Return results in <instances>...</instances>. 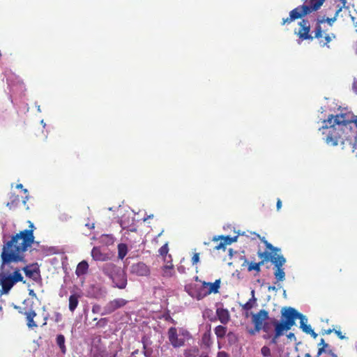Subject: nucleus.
Here are the masks:
<instances>
[{
	"label": "nucleus",
	"instance_id": "nucleus-1",
	"mask_svg": "<svg viewBox=\"0 0 357 357\" xmlns=\"http://www.w3.org/2000/svg\"><path fill=\"white\" fill-rule=\"evenodd\" d=\"M30 227L31 229H24L13 236L3 245L0 267L1 295L8 294L15 284L23 281L21 263H24V253L34 241V226L32 223Z\"/></svg>",
	"mask_w": 357,
	"mask_h": 357
},
{
	"label": "nucleus",
	"instance_id": "nucleus-2",
	"mask_svg": "<svg viewBox=\"0 0 357 357\" xmlns=\"http://www.w3.org/2000/svg\"><path fill=\"white\" fill-rule=\"evenodd\" d=\"M339 120L336 115H331L327 120L324 121L321 130L324 135V140L328 146L343 144L345 140H349L351 137L349 133L350 128Z\"/></svg>",
	"mask_w": 357,
	"mask_h": 357
},
{
	"label": "nucleus",
	"instance_id": "nucleus-3",
	"mask_svg": "<svg viewBox=\"0 0 357 357\" xmlns=\"http://www.w3.org/2000/svg\"><path fill=\"white\" fill-rule=\"evenodd\" d=\"M302 314L298 312L291 307H284L282 310V321L275 318L271 319V323L275 327L274 336L271 340L272 344H277L278 339L295 324V320L300 319Z\"/></svg>",
	"mask_w": 357,
	"mask_h": 357
},
{
	"label": "nucleus",
	"instance_id": "nucleus-4",
	"mask_svg": "<svg viewBox=\"0 0 357 357\" xmlns=\"http://www.w3.org/2000/svg\"><path fill=\"white\" fill-rule=\"evenodd\" d=\"M326 0H306L303 5L293 9L289 13V17L283 19L282 24L301 18L307 14L319 10Z\"/></svg>",
	"mask_w": 357,
	"mask_h": 357
},
{
	"label": "nucleus",
	"instance_id": "nucleus-5",
	"mask_svg": "<svg viewBox=\"0 0 357 357\" xmlns=\"http://www.w3.org/2000/svg\"><path fill=\"white\" fill-rule=\"evenodd\" d=\"M103 273L112 281L114 287L119 289H124L126 287L127 275L120 267H117L113 264H108L104 266Z\"/></svg>",
	"mask_w": 357,
	"mask_h": 357
},
{
	"label": "nucleus",
	"instance_id": "nucleus-6",
	"mask_svg": "<svg viewBox=\"0 0 357 357\" xmlns=\"http://www.w3.org/2000/svg\"><path fill=\"white\" fill-rule=\"evenodd\" d=\"M269 259L275 266V271L274 275L278 282L283 281L285 278V273L282 268V266L286 262L285 258L276 252H274V255L271 256Z\"/></svg>",
	"mask_w": 357,
	"mask_h": 357
},
{
	"label": "nucleus",
	"instance_id": "nucleus-7",
	"mask_svg": "<svg viewBox=\"0 0 357 357\" xmlns=\"http://www.w3.org/2000/svg\"><path fill=\"white\" fill-rule=\"evenodd\" d=\"M128 303V301L119 298L108 302L103 308L101 315L110 314L117 309L125 306Z\"/></svg>",
	"mask_w": 357,
	"mask_h": 357
},
{
	"label": "nucleus",
	"instance_id": "nucleus-8",
	"mask_svg": "<svg viewBox=\"0 0 357 357\" xmlns=\"http://www.w3.org/2000/svg\"><path fill=\"white\" fill-rule=\"evenodd\" d=\"M269 319L268 313L265 310H260L252 315V322L255 325V331L259 332L264 326V324Z\"/></svg>",
	"mask_w": 357,
	"mask_h": 357
},
{
	"label": "nucleus",
	"instance_id": "nucleus-9",
	"mask_svg": "<svg viewBox=\"0 0 357 357\" xmlns=\"http://www.w3.org/2000/svg\"><path fill=\"white\" fill-rule=\"evenodd\" d=\"M299 30L298 31H295V33L297 34L299 37L298 43H301V41H303L304 40H312L313 38L310 34V24L308 20H303L299 23Z\"/></svg>",
	"mask_w": 357,
	"mask_h": 357
},
{
	"label": "nucleus",
	"instance_id": "nucleus-10",
	"mask_svg": "<svg viewBox=\"0 0 357 357\" xmlns=\"http://www.w3.org/2000/svg\"><path fill=\"white\" fill-rule=\"evenodd\" d=\"M130 272L131 274L137 276H149L151 273L149 267L143 262H137L132 264Z\"/></svg>",
	"mask_w": 357,
	"mask_h": 357
},
{
	"label": "nucleus",
	"instance_id": "nucleus-11",
	"mask_svg": "<svg viewBox=\"0 0 357 357\" xmlns=\"http://www.w3.org/2000/svg\"><path fill=\"white\" fill-rule=\"evenodd\" d=\"M238 236H235L234 237H230L229 236H214L213 238V241H218L220 240V242L215 247V249L217 250H225L226 248L227 245H230L234 242H236L237 241Z\"/></svg>",
	"mask_w": 357,
	"mask_h": 357
},
{
	"label": "nucleus",
	"instance_id": "nucleus-12",
	"mask_svg": "<svg viewBox=\"0 0 357 357\" xmlns=\"http://www.w3.org/2000/svg\"><path fill=\"white\" fill-rule=\"evenodd\" d=\"M168 337L172 345L175 348L180 347L185 343V338L178 337L176 328L172 327L169 329Z\"/></svg>",
	"mask_w": 357,
	"mask_h": 357
},
{
	"label": "nucleus",
	"instance_id": "nucleus-13",
	"mask_svg": "<svg viewBox=\"0 0 357 357\" xmlns=\"http://www.w3.org/2000/svg\"><path fill=\"white\" fill-rule=\"evenodd\" d=\"M337 118L342 122V123L347 124V127H349V133L351 135L353 133L351 124L354 123L357 126V116H354L352 114H340L336 115Z\"/></svg>",
	"mask_w": 357,
	"mask_h": 357
},
{
	"label": "nucleus",
	"instance_id": "nucleus-14",
	"mask_svg": "<svg viewBox=\"0 0 357 357\" xmlns=\"http://www.w3.org/2000/svg\"><path fill=\"white\" fill-rule=\"evenodd\" d=\"M24 263H21L22 271H24L25 275L35 281H38L40 279V271L38 268L33 266H24Z\"/></svg>",
	"mask_w": 357,
	"mask_h": 357
},
{
	"label": "nucleus",
	"instance_id": "nucleus-15",
	"mask_svg": "<svg viewBox=\"0 0 357 357\" xmlns=\"http://www.w3.org/2000/svg\"><path fill=\"white\" fill-rule=\"evenodd\" d=\"M220 280H216L214 282H203L204 296L208 295L211 293L216 294L220 289Z\"/></svg>",
	"mask_w": 357,
	"mask_h": 357
},
{
	"label": "nucleus",
	"instance_id": "nucleus-16",
	"mask_svg": "<svg viewBox=\"0 0 357 357\" xmlns=\"http://www.w3.org/2000/svg\"><path fill=\"white\" fill-rule=\"evenodd\" d=\"M261 241L265 244L267 249H268L271 252L270 253H268L266 252H259L258 255L260 258H264V260L267 261L269 259V258L274 255V252L278 253V252L280 251V249L273 247L270 243H268L264 237H262L260 238Z\"/></svg>",
	"mask_w": 357,
	"mask_h": 357
},
{
	"label": "nucleus",
	"instance_id": "nucleus-17",
	"mask_svg": "<svg viewBox=\"0 0 357 357\" xmlns=\"http://www.w3.org/2000/svg\"><path fill=\"white\" fill-rule=\"evenodd\" d=\"M133 222L134 219L130 217V214L128 215L125 214L121 218L119 224L123 229H128L131 231H136V229L133 225Z\"/></svg>",
	"mask_w": 357,
	"mask_h": 357
},
{
	"label": "nucleus",
	"instance_id": "nucleus-18",
	"mask_svg": "<svg viewBox=\"0 0 357 357\" xmlns=\"http://www.w3.org/2000/svg\"><path fill=\"white\" fill-rule=\"evenodd\" d=\"M216 314L219 321L223 324H227L230 319L229 312L227 309L218 308Z\"/></svg>",
	"mask_w": 357,
	"mask_h": 357
},
{
	"label": "nucleus",
	"instance_id": "nucleus-19",
	"mask_svg": "<svg viewBox=\"0 0 357 357\" xmlns=\"http://www.w3.org/2000/svg\"><path fill=\"white\" fill-rule=\"evenodd\" d=\"M91 256L96 261H104L107 260V256L106 254L101 252L100 248L94 247L91 250Z\"/></svg>",
	"mask_w": 357,
	"mask_h": 357
},
{
	"label": "nucleus",
	"instance_id": "nucleus-20",
	"mask_svg": "<svg viewBox=\"0 0 357 357\" xmlns=\"http://www.w3.org/2000/svg\"><path fill=\"white\" fill-rule=\"evenodd\" d=\"M24 315L26 316L27 320V326L29 328H34L37 326V324L33 321L34 317L36 316V313L34 310H31L29 311L25 312Z\"/></svg>",
	"mask_w": 357,
	"mask_h": 357
},
{
	"label": "nucleus",
	"instance_id": "nucleus-21",
	"mask_svg": "<svg viewBox=\"0 0 357 357\" xmlns=\"http://www.w3.org/2000/svg\"><path fill=\"white\" fill-rule=\"evenodd\" d=\"M174 273L173 264H167L162 267V276L163 278H169L174 276Z\"/></svg>",
	"mask_w": 357,
	"mask_h": 357
},
{
	"label": "nucleus",
	"instance_id": "nucleus-22",
	"mask_svg": "<svg viewBox=\"0 0 357 357\" xmlns=\"http://www.w3.org/2000/svg\"><path fill=\"white\" fill-rule=\"evenodd\" d=\"M271 324L273 325L271 323V320H270V322L266 321L264 324L263 328H261V330H263L266 333V334L264 335V338L266 340L271 339V340L273 337L274 336V334L273 335L272 334Z\"/></svg>",
	"mask_w": 357,
	"mask_h": 357
},
{
	"label": "nucleus",
	"instance_id": "nucleus-23",
	"mask_svg": "<svg viewBox=\"0 0 357 357\" xmlns=\"http://www.w3.org/2000/svg\"><path fill=\"white\" fill-rule=\"evenodd\" d=\"M300 319V327L305 333H309L310 332H312V329L310 325L307 324V319L303 314L301 315Z\"/></svg>",
	"mask_w": 357,
	"mask_h": 357
},
{
	"label": "nucleus",
	"instance_id": "nucleus-24",
	"mask_svg": "<svg viewBox=\"0 0 357 357\" xmlns=\"http://www.w3.org/2000/svg\"><path fill=\"white\" fill-rule=\"evenodd\" d=\"M89 268V264L86 261H82L78 264L75 273L77 276L84 275Z\"/></svg>",
	"mask_w": 357,
	"mask_h": 357
},
{
	"label": "nucleus",
	"instance_id": "nucleus-25",
	"mask_svg": "<svg viewBox=\"0 0 357 357\" xmlns=\"http://www.w3.org/2000/svg\"><path fill=\"white\" fill-rule=\"evenodd\" d=\"M79 303V296L76 294L70 295L69 297V310L70 312H74L77 308Z\"/></svg>",
	"mask_w": 357,
	"mask_h": 357
},
{
	"label": "nucleus",
	"instance_id": "nucleus-26",
	"mask_svg": "<svg viewBox=\"0 0 357 357\" xmlns=\"http://www.w3.org/2000/svg\"><path fill=\"white\" fill-rule=\"evenodd\" d=\"M56 341L57 345L59 347V348L61 349V351L63 354H66V347L65 345L66 339H65L64 335L62 334L57 335Z\"/></svg>",
	"mask_w": 357,
	"mask_h": 357
},
{
	"label": "nucleus",
	"instance_id": "nucleus-27",
	"mask_svg": "<svg viewBox=\"0 0 357 357\" xmlns=\"http://www.w3.org/2000/svg\"><path fill=\"white\" fill-rule=\"evenodd\" d=\"M341 10V8L338 9L336 12H335V15L333 17H331V18H329V17H318L317 18V23L318 24H322V23H324V22H328L331 26L333 24V22L335 21H336V19H337V16L338 15V13L340 12Z\"/></svg>",
	"mask_w": 357,
	"mask_h": 357
},
{
	"label": "nucleus",
	"instance_id": "nucleus-28",
	"mask_svg": "<svg viewBox=\"0 0 357 357\" xmlns=\"http://www.w3.org/2000/svg\"><path fill=\"white\" fill-rule=\"evenodd\" d=\"M128 253V247L124 243H120L118 245V257L120 259H123Z\"/></svg>",
	"mask_w": 357,
	"mask_h": 357
},
{
	"label": "nucleus",
	"instance_id": "nucleus-29",
	"mask_svg": "<svg viewBox=\"0 0 357 357\" xmlns=\"http://www.w3.org/2000/svg\"><path fill=\"white\" fill-rule=\"evenodd\" d=\"M215 334L218 338H223L227 333V328L225 326L219 325L214 329Z\"/></svg>",
	"mask_w": 357,
	"mask_h": 357
},
{
	"label": "nucleus",
	"instance_id": "nucleus-30",
	"mask_svg": "<svg viewBox=\"0 0 357 357\" xmlns=\"http://www.w3.org/2000/svg\"><path fill=\"white\" fill-rule=\"evenodd\" d=\"M263 264H264V261L259 262V263H250L248 265V269L249 271H256L257 272L259 273L261 270L260 266Z\"/></svg>",
	"mask_w": 357,
	"mask_h": 357
},
{
	"label": "nucleus",
	"instance_id": "nucleus-31",
	"mask_svg": "<svg viewBox=\"0 0 357 357\" xmlns=\"http://www.w3.org/2000/svg\"><path fill=\"white\" fill-rule=\"evenodd\" d=\"M319 346V348L318 350L317 356H320L323 352H325L326 349L328 347V344L325 343L324 340L323 338L321 339Z\"/></svg>",
	"mask_w": 357,
	"mask_h": 357
},
{
	"label": "nucleus",
	"instance_id": "nucleus-32",
	"mask_svg": "<svg viewBox=\"0 0 357 357\" xmlns=\"http://www.w3.org/2000/svg\"><path fill=\"white\" fill-rule=\"evenodd\" d=\"M102 241L107 245L113 244L114 242V237L112 235L105 234L102 235Z\"/></svg>",
	"mask_w": 357,
	"mask_h": 357
},
{
	"label": "nucleus",
	"instance_id": "nucleus-33",
	"mask_svg": "<svg viewBox=\"0 0 357 357\" xmlns=\"http://www.w3.org/2000/svg\"><path fill=\"white\" fill-rule=\"evenodd\" d=\"M255 297L253 296V298H251L246 303L244 304L243 306V309L245 310H249L252 308L254 304L256 302Z\"/></svg>",
	"mask_w": 357,
	"mask_h": 357
},
{
	"label": "nucleus",
	"instance_id": "nucleus-34",
	"mask_svg": "<svg viewBox=\"0 0 357 357\" xmlns=\"http://www.w3.org/2000/svg\"><path fill=\"white\" fill-rule=\"evenodd\" d=\"M169 248L167 243H165L163 245L160 249H159V253L162 256H165L168 253Z\"/></svg>",
	"mask_w": 357,
	"mask_h": 357
},
{
	"label": "nucleus",
	"instance_id": "nucleus-35",
	"mask_svg": "<svg viewBox=\"0 0 357 357\" xmlns=\"http://www.w3.org/2000/svg\"><path fill=\"white\" fill-rule=\"evenodd\" d=\"M321 24H318L315 29V38H320L322 37V30L321 27Z\"/></svg>",
	"mask_w": 357,
	"mask_h": 357
},
{
	"label": "nucleus",
	"instance_id": "nucleus-36",
	"mask_svg": "<svg viewBox=\"0 0 357 357\" xmlns=\"http://www.w3.org/2000/svg\"><path fill=\"white\" fill-rule=\"evenodd\" d=\"M261 354L264 356H269L271 355V350L270 349L266 347V346H264L261 349Z\"/></svg>",
	"mask_w": 357,
	"mask_h": 357
},
{
	"label": "nucleus",
	"instance_id": "nucleus-37",
	"mask_svg": "<svg viewBox=\"0 0 357 357\" xmlns=\"http://www.w3.org/2000/svg\"><path fill=\"white\" fill-rule=\"evenodd\" d=\"M101 307L100 305L96 304L92 306L91 311L93 314H98L100 312Z\"/></svg>",
	"mask_w": 357,
	"mask_h": 357
},
{
	"label": "nucleus",
	"instance_id": "nucleus-38",
	"mask_svg": "<svg viewBox=\"0 0 357 357\" xmlns=\"http://www.w3.org/2000/svg\"><path fill=\"white\" fill-rule=\"evenodd\" d=\"M199 261V253H195L192 258V264H196Z\"/></svg>",
	"mask_w": 357,
	"mask_h": 357
},
{
	"label": "nucleus",
	"instance_id": "nucleus-39",
	"mask_svg": "<svg viewBox=\"0 0 357 357\" xmlns=\"http://www.w3.org/2000/svg\"><path fill=\"white\" fill-rule=\"evenodd\" d=\"M144 356L146 357H151L152 351L149 349H147L146 346L145 344H144Z\"/></svg>",
	"mask_w": 357,
	"mask_h": 357
},
{
	"label": "nucleus",
	"instance_id": "nucleus-40",
	"mask_svg": "<svg viewBox=\"0 0 357 357\" xmlns=\"http://www.w3.org/2000/svg\"><path fill=\"white\" fill-rule=\"evenodd\" d=\"M331 41V36L327 34L324 37V42H323L322 40L320 41V43H323V45H326L328 43H330Z\"/></svg>",
	"mask_w": 357,
	"mask_h": 357
},
{
	"label": "nucleus",
	"instance_id": "nucleus-41",
	"mask_svg": "<svg viewBox=\"0 0 357 357\" xmlns=\"http://www.w3.org/2000/svg\"><path fill=\"white\" fill-rule=\"evenodd\" d=\"M54 317H55V321L57 323L61 321L62 319V316L59 312H55Z\"/></svg>",
	"mask_w": 357,
	"mask_h": 357
},
{
	"label": "nucleus",
	"instance_id": "nucleus-42",
	"mask_svg": "<svg viewBox=\"0 0 357 357\" xmlns=\"http://www.w3.org/2000/svg\"><path fill=\"white\" fill-rule=\"evenodd\" d=\"M85 227H88L90 229H93L95 228V223L94 222H87L85 224Z\"/></svg>",
	"mask_w": 357,
	"mask_h": 357
},
{
	"label": "nucleus",
	"instance_id": "nucleus-43",
	"mask_svg": "<svg viewBox=\"0 0 357 357\" xmlns=\"http://www.w3.org/2000/svg\"><path fill=\"white\" fill-rule=\"evenodd\" d=\"M177 270L181 273H184L185 272V268L183 266H178Z\"/></svg>",
	"mask_w": 357,
	"mask_h": 357
},
{
	"label": "nucleus",
	"instance_id": "nucleus-44",
	"mask_svg": "<svg viewBox=\"0 0 357 357\" xmlns=\"http://www.w3.org/2000/svg\"><path fill=\"white\" fill-rule=\"evenodd\" d=\"M217 357H229V356L225 352L220 351V352H219L218 354V356Z\"/></svg>",
	"mask_w": 357,
	"mask_h": 357
},
{
	"label": "nucleus",
	"instance_id": "nucleus-45",
	"mask_svg": "<svg viewBox=\"0 0 357 357\" xmlns=\"http://www.w3.org/2000/svg\"><path fill=\"white\" fill-rule=\"evenodd\" d=\"M16 188H17V189H22L24 193H27L28 192L27 189H25V188L24 189L23 188L22 184H17L16 185Z\"/></svg>",
	"mask_w": 357,
	"mask_h": 357
},
{
	"label": "nucleus",
	"instance_id": "nucleus-46",
	"mask_svg": "<svg viewBox=\"0 0 357 357\" xmlns=\"http://www.w3.org/2000/svg\"><path fill=\"white\" fill-rule=\"evenodd\" d=\"M181 334L184 337H188L190 336L189 333L185 330L181 331Z\"/></svg>",
	"mask_w": 357,
	"mask_h": 357
},
{
	"label": "nucleus",
	"instance_id": "nucleus-47",
	"mask_svg": "<svg viewBox=\"0 0 357 357\" xmlns=\"http://www.w3.org/2000/svg\"><path fill=\"white\" fill-rule=\"evenodd\" d=\"M276 206H277V209L278 210H280L281 208V207H282V202H281L280 199H278Z\"/></svg>",
	"mask_w": 357,
	"mask_h": 357
},
{
	"label": "nucleus",
	"instance_id": "nucleus-48",
	"mask_svg": "<svg viewBox=\"0 0 357 357\" xmlns=\"http://www.w3.org/2000/svg\"><path fill=\"white\" fill-rule=\"evenodd\" d=\"M353 89H354L355 93H357V80L354 81V82L353 84Z\"/></svg>",
	"mask_w": 357,
	"mask_h": 357
},
{
	"label": "nucleus",
	"instance_id": "nucleus-49",
	"mask_svg": "<svg viewBox=\"0 0 357 357\" xmlns=\"http://www.w3.org/2000/svg\"><path fill=\"white\" fill-rule=\"evenodd\" d=\"M335 333L338 335V337L340 338V339H344V336L342 335L341 332L339 331H335Z\"/></svg>",
	"mask_w": 357,
	"mask_h": 357
},
{
	"label": "nucleus",
	"instance_id": "nucleus-50",
	"mask_svg": "<svg viewBox=\"0 0 357 357\" xmlns=\"http://www.w3.org/2000/svg\"><path fill=\"white\" fill-rule=\"evenodd\" d=\"M29 294L30 296H31L33 297H36V294H35V292L33 289H30Z\"/></svg>",
	"mask_w": 357,
	"mask_h": 357
},
{
	"label": "nucleus",
	"instance_id": "nucleus-51",
	"mask_svg": "<svg viewBox=\"0 0 357 357\" xmlns=\"http://www.w3.org/2000/svg\"><path fill=\"white\" fill-rule=\"evenodd\" d=\"M268 291H275L277 290V288L275 286H269L268 288Z\"/></svg>",
	"mask_w": 357,
	"mask_h": 357
},
{
	"label": "nucleus",
	"instance_id": "nucleus-52",
	"mask_svg": "<svg viewBox=\"0 0 357 357\" xmlns=\"http://www.w3.org/2000/svg\"><path fill=\"white\" fill-rule=\"evenodd\" d=\"M308 334L311 335L314 338H316L317 334L312 330V332H310Z\"/></svg>",
	"mask_w": 357,
	"mask_h": 357
},
{
	"label": "nucleus",
	"instance_id": "nucleus-53",
	"mask_svg": "<svg viewBox=\"0 0 357 357\" xmlns=\"http://www.w3.org/2000/svg\"><path fill=\"white\" fill-rule=\"evenodd\" d=\"M354 148L357 149V135L355 136Z\"/></svg>",
	"mask_w": 357,
	"mask_h": 357
},
{
	"label": "nucleus",
	"instance_id": "nucleus-54",
	"mask_svg": "<svg viewBox=\"0 0 357 357\" xmlns=\"http://www.w3.org/2000/svg\"><path fill=\"white\" fill-rule=\"evenodd\" d=\"M251 234L255 236V237L260 238V236L255 232H252Z\"/></svg>",
	"mask_w": 357,
	"mask_h": 357
},
{
	"label": "nucleus",
	"instance_id": "nucleus-55",
	"mask_svg": "<svg viewBox=\"0 0 357 357\" xmlns=\"http://www.w3.org/2000/svg\"><path fill=\"white\" fill-rule=\"evenodd\" d=\"M28 199H29V197H28V196H26V197H25L24 200L23 201L24 204H26V201H27Z\"/></svg>",
	"mask_w": 357,
	"mask_h": 357
},
{
	"label": "nucleus",
	"instance_id": "nucleus-56",
	"mask_svg": "<svg viewBox=\"0 0 357 357\" xmlns=\"http://www.w3.org/2000/svg\"><path fill=\"white\" fill-rule=\"evenodd\" d=\"M153 216V215H151L148 216L147 218H144V221H146L147 219L151 218H152Z\"/></svg>",
	"mask_w": 357,
	"mask_h": 357
},
{
	"label": "nucleus",
	"instance_id": "nucleus-57",
	"mask_svg": "<svg viewBox=\"0 0 357 357\" xmlns=\"http://www.w3.org/2000/svg\"><path fill=\"white\" fill-rule=\"evenodd\" d=\"M288 337H289V338H291V337H294V333H289V335H288Z\"/></svg>",
	"mask_w": 357,
	"mask_h": 357
},
{
	"label": "nucleus",
	"instance_id": "nucleus-58",
	"mask_svg": "<svg viewBox=\"0 0 357 357\" xmlns=\"http://www.w3.org/2000/svg\"><path fill=\"white\" fill-rule=\"evenodd\" d=\"M251 295H252V298H253V296L255 297V291L254 290H252Z\"/></svg>",
	"mask_w": 357,
	"mask_h": 357
},
{
	"label": "nucleus",
	"instance_id": "nucleus-59",
	"mask_svg": "<svg viewBox=\"0 0 357 357\" xmlns=\"http://www.w3.org/2000/svg\"><path fill=\"white\" fill-rule=\"evenodd\" d=\"M330 36H331V40H332L333 38H335V34H333V33H332V34H331V35H330Z\"/></svg>",
	"mask_w": 357,
	"mask_h": 357
},
{
	"label": "nucleus",
	"instance_id": "nucleus-60",
	"mask_svg": "<svg viewBox=\"0 0 357 357\" xmlns=\"http://www.w3.org/2000/svg\"><path fill=\"white\" fill-rule=\"evenodd\" d=\"M41 124H43V127H45V123L44 122V121H43V120H42V121H41Z\"/></svg>",
	"mask_w": 357,
	"mask_h": 357
},
{
	"label": "nucleus",
	"instance_id": "nucleus-61",
	"mask_svg": "<svg viewBox=\"0 0 357 357\" xmlns=\"http://www.w3.org/2000/svg\"><path fill=\"white\" fill-rule=\"evenodd\" d=\"M331 332H332V331H331V329H329V330H328V331H327V332H326V333H327L328 334H329V333H331Z\"/></svg>",
	"mask_w": 357,
	"mask_h": 357
},
{
	"label": "nucleus",
	"instance_id": "nucleus-62",
	"mask_svg": "<svg viewBox=\"0 0 357 357\" xmlns=\"http://www.w3.org/2000/svg\"><path fill=\"white\" fill-rule=\"evenodd\" d=\"M305 357H311L310 354H306Z\"/></svg>",
	"mask_w": 357,
	"mask_h": 357
},
{
	"label": "nucleus",
	"instance_id": "nucleus-63",
	"mask_svg": "<svg viewBox=\"0 0 357 357\" xmlns=\"http://www.w3.org/2000/svg\"><path fill=\"white\" fill-rule=\"evenodd\" d=\"M100 321L106 322V319H102Z\"/></svg>",
	"mask_w": 357,
	"mask_h": 357
},
{
	"label": "nucleus",
	"instance_id": "nucleus-64",
	"mask_svg": "<svg viewBox=\"0 0 357 357\" xmlns=\"http://www.w3.org/2000/svg\"><path fill=\"white\" fill-rule=\"evenodd\" d=\"M38 112H41V110H40V106H39V105L38 106Z\"/></svg>",
	"mask_w": 357,
	"mask_h": 357
}]
</instances>
